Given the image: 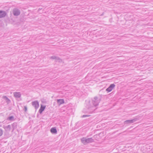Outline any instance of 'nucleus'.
Wrapping results in <instances>:
<instances>
[{
  "instance_id": "obj_6",
  "label": "nucleus",
  "mask_w": 153,
  "mask_h": 153,
  "mask_svg": "<svg viewBox=\"0 0 153 153\" xmlns=\"http://www.w3.org/2000/svg\"><path fill=\"white\" fill-rule=\"evenodd\" d=\"M115 87V85L114 84H111L109 87L106 89V91L108 92L111 91Z\"/></svg>"
},
{
  "instance_id": "obj_17",
  "label": "nucleus",
  "mask_w": 153,
  "mask_h": 153,
  "mask_svg": "<svg viewBox=\"0 0 153 153\" xmlns=\"http://www.w3.org/2000/svg\"><path fill=\"white\" fill-rule=\"evenodd\" d=\"M3 134V130L0 128V137Z\"/></svg>"
},
{
  "instance_id": "obj_1",
  "label": "nucleus",
  "mask_w": 153,
  "mask_h": 153,
  "mask_svg": "<svg viewBox=\"0 0 153 153\" xmlns=\"http://www.w3.org/2000/svg\"><path fill=\"white\" fill-rule=\"evenodd\" d=\"M100 101V98L94 97L92 100V105H91L90 102L87 105V111L86 112L89 114L92 113L97 108L96 107L99 105Z\"/></svg>"
},
{
  "instance_id": "obj_16",
  "label": "nucleus",
  "mask_w": 153,
  "mask_h": 153,
  "mask_svg": "<svg viewBox=\"0 0 153 153\" xmlns=\"http://www.w3.org/2000/svg\"><path fill=\"white\" fill-rule=\"evenodd\" d=\"M7 120L10 121H13L15 120L13 116H11L8 117Z\"/></svg>"
},
{
  "instance_id": "obj_10",
  "label": "nucleus",
  "mask_w": 153,
  "mask_h": 153,
  "mask_svg": "<svg viewBox=\"0 0 153 153\" xmlns=\"http://www.w3.org/2000/svg\"><path fill=\"white\" fill-rule=\"evenodd\" d=\"M51 132L53 134H56L57 133V131L56 127H53L50 130Z\"/></svg>"
},
{
  "instance_id": "obj_5",
  "label": "nucleus",
  "mask_w": 153,
  "mask_h": 153,
  "mask_svg": "<svg viewBox=\"0 0 153 153\" xmlns=\"http://www.w3.org/2000/svg\"><path fill=\"white\" fill-rule=\"evenodd\" d=\"M33 106L36 109L39 107V102L37 100L33 101L31 102Z\"/></svg>"
},
{
  "instance_id": "obj_18",
  "label": "nucleus",
  "mask_w": 153,
  "mask_h": 153,
  "mask_svg": "<svg viewBox=\"0 0 153 153\" xmlns=\"http://www.w3.org/2000/svg\"><path fill=\"white\" fill-rule=\"evenodd\" d=\"M90 116L91 115H82V116H81V118H84V117H88Z\"/></svg>"
},
{
  "instance_id": "obj_3",
  "label": "nucleus",
  "mask_w": 153,
  "mask_h": 153,
  "mask_svg": "<svg viewBox=\"0 0 153 153\" xmlns=\"http://www.w3.org/2000/svg\"><path fill=\"white\" fill-rule=\"evenodd\" d=\"M141 118L140 117L136 116L133 119L125 121L124 122V123L125 124H129L140 120Z\"/></svg>"
},
{
  "instance_id": "obj_20",
  "label": "nucleus",
  "mask_w": 153,
  "mask_h": 153,
  "mask_svg": "<svg viewBox=\"0 0 153 153\" xmlns=\"http://www.w3.org/2000/svg\"><path fill=\"white\" fill-rule=\"evenodd\" d=\"M32 117H35V115H32Z\"/></svg>"
},
{
  "instance_id": "obj_15",
  "label": "nucleus",
  "mask_w": 153,
  "mask_h": 153,
  "mask_svg": "<svg viewBox=\"0 0 153 153\" xmlns=\"http://www.w3.org/2000/svg\"><path fill=\"white\" fill-rule=\"evenodd\" d=\"M17 125V123L16 122L12 124V128L13 129L12 131H13L16 128Z\"/></svg>"
},
{
  "instance_id": "obj_2",
  "label": "nucleus",
  "mask_w": 153,
  "mask_h": 153,
  "mask_svg": "<svg viewBox=\"0 0 153 153\" xmlns=\"http://www.w3.org/2000/svg\"><path fill=\"white\" fill-rule=\"evenodd\" d=\"M81 142L84 145L87 144V143L93 142L94 140L91 137L86 138V137H83L80 139Z\"/></svg>"
},
{
  "instance_id": "obj_4",
  "label": "nucleus",
  "mask_w": 153,
  "mask_h": 153,
  "mask_svg": "<svg viewBox=\"0 0 153 153\" xmlns=\"http://www.w3.org/2000/svg\"><path fill=\"white\" fill-rule=\"evenodd\" d=\"M20 11L17 8H14L13 10V13L15 16H17L20 15Z\"/></svg>"
},
{
  "instance_id": "obj_22",
  "label": "nucleus",
  "mask_w": 153,
  "mask_h": 153,
  "mask_svg": "<svg viewBox=\"0 0 153 153\" xmlns=\"http://www.w3.org/2000/svg\"><path fill=\"white\" fill-rule=\"evenodd\" d=\"M31 118V117H29V119H30V118Z\"/></svg>"
},
{
  "instance_id": "obj_14",
  "label": "nucleus",
  "mask_w": 153,
  "mask_h": 153,
  "mask_svg": "<svg viewBox=\"0 0 153 153\" xmlns=\"http://www.w3.org/2000/svg\"><path fill=\"white\" fill-rule=\"evenodd\" d=\"M3 128H4L6 131H10L11 128V126L10 125H8L6 126H3Z\"/></svg>"
},
{
  "instance_id": "obj_23",
  "label": "nucleus",
  "mask_w": 153,
  "mask_h": 153,
  "mask_svg": "<svg viewBox=\"0 0 153 153\" xmlns=\"http://www.w3.org/2000/svg\"><path fill=\"white\" fill-rule=\"evenodd\" d=\"M152 73L153 74V73Z\"/></svg>"
},
{
  "instance_id": "obj_8",
  "label": "nucleus",
  "mask_w": 153,
  "mask_h": 153,
  "mask_svg": "<svg viewBox=\"0 0 153 153\" xmlns=\"http://www.w3.org/2000/svg\"><path fill=\"white\" fill-rule=\"evenodd\" d=\"M6 15V13L5 11L0 10V18L4 17Z\"/></svg>"
},
{
  "instance_id": "obj_21",
  "label": "nucleus",
  "mask_w": 153,
  "mask_h": 153,
  "mask_svg": "<svg viewBox=\"0 0 153 153\" xmlns=\"http://www.w3.org/2000/svg\"><path fill=\"white\" fill-rule=\"evenodd\" d=\"M39 117V115H37V117L38 118Z\"/></svg>"
},
{
  "instance_id": "obj_7",
  "label": "nucleus",
  "mask_w": 153,
  "mask_h": 153,
  "mask_svg": "<svg viewBox=\"0 0 153 153\" xmlns=\"http://www.w3.org/2000/svg\"><path fill=\"white\" fill-rule=\"evenodd\" d=\"M51 59H55L56 60V61H58L59 62H61L62 60L59 58L56 57L55 56H52L51 57Z\"/></svg>"
},
{
  "instance_id": "obj_9",
  "label": "nucleus",
  "mask_w": 153,
  "mask_h": 153,
  "mask_svg": "<svg viewBox=\"0 0 153 153\" xmlns=\"http://www.w3.org/2000/svg\"><path fill=\"white\" fill-rule=\"evenodd\" d=\"M14 97L16 98H19L21 96V94L19 92H15L13 93Z\"/></svg>"
},
{
  "instance_id": "obj_13",
  "label": "nucleus",
  "mask_w": 153,
  "mask_h": 153,
  "mask_svg": "<svg viewBox=\"0 0 153 153\" xmlns=\"http://www.w3.org/2000/svg\"><path fill=\"white\" fill-rule=\"evenodd\" d=\"M57 101L58 104L59 105L64 103V100L63 99H58Z\"/></svg>"
},
{
  "instance_id": "obj_11",
  "label": "nucleus",
  "mask_w": 153,
  "mask_h": 153,
  "mask_svg": "<svg viewBox=\"0 0 153 153\" xmlns=\"http://www.w3.org/2000/svg\"><path fill=\"white\" fill-rule=\"evenodd\" d=\"M3 98L5 100L7 104H8L10 102V100L6 96H3Z\"/></svg>"
},
{
  "instance_id": "obj_19",
  "label": "nucleus",
  "mask_w": 153,
  "mask_h": 153,
  "mask_svg": "<svg viewBox=\"0 0 153 153\" xmlns=\"http://www.w3.org/2000/svg\"><path fill=\"white\" fill-rule=\"evenodd\" d=\"M24 109H25V111H26L27 110V108L26 106H25L24 107Z\"/></svg>"
},
{
  "instance_id": "obj_12",
  "label": "nucleus",
  "mask_w": 153,
  "mask_h": 153,
  "mask_svg": "<svg viewBox=\"0 0 153 153\" xmlns=\"http://www.w3.org/2000/svg\"><path fill=\"white\" fill-rule=\"evenodd\" d=\"M46 106H43L42 105H41L40 108L39 110V112L40 114H41L42 111L44 110Z\"/></svg>"
}]
</instances>
